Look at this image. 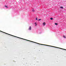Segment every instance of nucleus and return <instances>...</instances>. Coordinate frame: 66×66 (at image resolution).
Here are the masks:
<instances>
[{
    "label": "nucleus",
    "mask_w": 66,
    "mask_h": 66,
    "mask_svg": "<svg viewBox=\"0 0 66 66\" xmlns=\"http://www.w3.org/2000/svg\"><path fill=\"white\" fill-rule=\"evenodd\" d=\"M29 30H31V26H30L29 28Z\"/></svg>",
    "instance_id": "nucleus-5"
},
{
    "label": "nucleus",
    "mask_w": 66,
    "mask_h": 66,
    "mask_svg": "<svg viewBox=\"0 0 66 66\" xmlns=\"http://www.w3.org/2000/svg\"><path fill=\"white\" fill-rule=\"evenodd\" d=\"M35 26H37V24H36V23H35Z\"/></svg>",
    "instance_id": "nucleus-8"
},
{
    "label": "nucleus",
    "mask_w": 66,
    "mask_h": 66,
    "mask_svg": "<svg viewBox=\"0 0 66 66\" xmlns=\"http://www.w3.org/2000/svg\"><path fill=\"white\" fill-rule=\"evenodd\" d=\"M51 20H53V18H50Z\"/></svg>",
    "instance_id": "nucleus-11"
},
{
    "label": "nucleus",
    "mask_w": 66,
    "mask_h": 66,
    "mask_svg": "<svg viewBox=\"0 0 66 66\" xmlns=\"http://www.w3.org/2000/svg\"><path fill=\"white\" fill-rule=\"evenodd\" d=\"M43 26H45V25H46V23L45 22H44L43 23Z\"/></svg>",
    "instance_id": "nucleus-4"
},
{
    "label": "nucleus",
    "mask_w": 66,
    "mask_h": 66,
    "mask_svg": "<svg viewBox=\"0 0 66 66\" xmlns=\"http://www.w3.org/2000/svg\"><path fill=\"white\" fill-rule=\"evenodd\" d=\"M36 20H37V18H36Z\"/></svg>",
    "instance_id": "nucleus-16"
},
{
    "label": "nucleus",
    "mask_w": 66,
    "mask_h": 66,
    "mask_svg": "<svg viewBox=\"0 0 66 66\" xmlns=\"http://www.w3.org/2000/svg\"><path fill=\"white\" fill-rule=\"evenodd\" d=\"M20 38L21 39H24V40H25V39H23L22 38Z\"/></svg>",
    "instance_id": "nucleus-9"
},
{
    "label": "nucleus",
    "mask_w": 66,
    "mask_h": 66,
    "mask_svg": "<svg viewBox=\"0 0 66 66\" xmlns=\"http://www.w3.org/2000/svg\"><path fill=\"white\" fill-rule=\"evenodd\" d=\"M60 8H61V9H63V7H60Z\"/></svg>",
    "instance_id": "nucleus-13"
},
{
    "label": "nucleus",
    "mask_w": 66,
    "mask_h": 66,
    "mask_svg": "<svg viewBox=\"0 0 66 66\" xmlns=\"http://www.w3.org/2000/svg\"><path fill=\"white\" fill-rule=\"evenodd\" d=\"M31 42H32V43H36V44H39L40 45H44V46H47V45H45V44H40L39 43H37L36 42H33V41H32Z\"/></svg>",
    "instance_id": "nucleus-2"
},
{
    "label": "nucleus",
    "mask_w": 66,
    "mask_h": 66,
    "mask_svg": "<svg viewBox=\"0 0 66 66\" xmlns=\"http://www.w3.org/2000/svg\"><path fill=\"white\" fill-rule=\"evenodd\" d=\"M12 36H14V37H17V38H19V37H16V36H13V35H12Z\"/></svg>",
    "instance_id": "nucleus-7"
},
{
    "label": "nucleus",
    "mask_w": 66,
    "mask_h": 66,
    "mask_svg": "<svg viewBox=\"0 0 66 66\" xmlns=\"http://www.w3.org/2000/svg\"><path fill=\"white\" fill-rule=\"evenodd\" d=\"M55 25H56V26H57V23H55Z\"/></svg>",
    "instance_id": "nucleus-10"
},
{
    "label": "nucleus",
    "mask_w": 66,
    "mask_h": 66,
    "mask_svg": "<svg viewBox=\"0 0 66 66\" xmlns=\"http://www.w3.org/2000/svg\"><path fill=\"white\" fill-rule=\"evenodd\" d=\"M47 46H49L50 47H54V48H59V49H62V50H66L65 49H64L63 48H59V47H57L55 46H51L48 45H47Z\"/></svg>",
    "instance_id": "nucleus-1"
},
{
    "label": "nucleus",
    "mask_w": 66,
    "mask_h": 66,
    "mask_svg": "<svg viewBox=\"0 0 66 66\" xmlns=\"http://www.w3.org/2000/svg\"><path fill=\"white\" fill-rule=\"evenodd\" d=\"M25 40H27V41H29V42H32V41L29 40H27L26 39H25Z\"/></svg>",
    "instance_id": "nucleus-6"
},
{
    "label": "nucleus",
    "mask_w": 66,
    "mask_h": 66,
    "mask_svg": "<svg viewBox=\"0 0 66 66\" xmlns=\"http://www.w3.org/2000/svg\"><path fill=\"white\" fill-rule=\"evenodd\" d=\"M42 20L41 19H39V20Z\"/></svg>",
    "instance_id": "nucleus-17"
},
{
    "label": "nucleus",
    "mask_w": 66,
    "mask_h": 66,
    "mask_svg": "<svg viewBox=\"0 0 66 66\" xmlns=\"http://www.w3.org/2000/svg\"><path fill=\"white\" fill-rule=\"evenodd\" d=\"M32 11L33 12H34V9H32Z\"/></svg>",
    "instance_id": "nucleus-15"
},
{
    "label": "nucleus",
    "mask_w": 66,
    "mask_h": 66,
    "mask_svg": "<svg viewBox=\"0 0 66 66\" xmlns=\"http://www.w3.org/2000/svg\"><path fill=\"white\" fill-rule=\"evenodd\" d=\"M0 32H2L3 33H5V34H8V35H11V36H12V35L10 34H7V33H6L5 32H3L2 31H1V30H0Z\"/></svg>",
    "instance_id": "nucleus-3"
},
{
    "label": "nucleus",
    "mask_w": 66,
    "mask_h": 66,
    "mask_svg": "<svg viewBox=\"0 0 66 66\" xmlns=\"http://www.w3.org/2000/svg\"><path fill=\"white\" fill-rule=\"evenodd\" d=\"M63 37H64V38H66V37H65V36H63Z\"/></svg>",
    "instance_id": "nucleus-14"
},
{
    "label": "nucleus",
    "mask_w": 66,
    "mask_h": 66,
    "mask_svg": "<svg viewBox=\"0 0 66 66\" xmlns=\"http://www.w3.org/2000/svg\"><path fill=\"white\" fill-rule=\"evenodd\" d=\"M5 7H6V8H8V7H7V6H5Z\"/></svg>",
    "instance_id": "nucleus-12"
}]
</instances>
